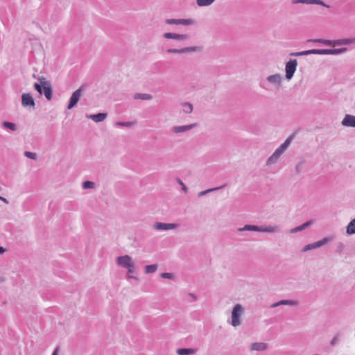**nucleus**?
I'll list each match as a JSON object with an SVG mask.
<instances>
[{"label":"nucleus","mask_w":355,"mask_h":355,"mask_svg":"<svg viewBox=\"0 0 355 355\" xmlns=\"http://www.w3.org/2000/svg\"><path fill=\"white\" fill-rule=\"evenodd\" d=\"M40 83H34V89L40 94H44L47 100L51 101L53 96L51 84L44 76L39 78Z\"/></svg>","instance_id":"obj_1"},{"label":"nucleus","mask_w":355,"mask_h":355,"mask_svg":"<svg viewBox=\"0 0 355 355\" xmlns=\"http://www.w3.org/2000/svg\"><path fill=\"white\" fill-rule=\"evenodd\" d=\"M238 231H254V232H267V233H275L279 232L280 228L277 225H245L243 227H239Z\"/></svg>","instance_id":"obj_2"},{"label":"nucleus","mask_w":355,"mask_h":355,"mask_svg":"<svg viewBox=\"0 0 355 355\" xmlns=\"http://www.w3.org/2000/svg\"><path fill=\"white\" fill-rule=\"evenodd\" d=\"M116 264L127 268L129 273L134 272V263L132 261V258L129 255L120 256L116 258Z\"/></svg>","instance_id":"obj_3"},{"label":"nucleus","mask_w":355,"mask_h":355,"mask_svg":"<svg viewBox=\"0 0 355 355\" xmlns=\"http://www.w3.org/2000/svg\"><path fill=\"white\" fill-rule=\"evenodd\" d=\"M243 313V308L240 304H236L232 311L231 324L233 327H237L241 324V316Z\"/></svg>","instance_id":"obj_4"},{"label":"nucleus","mask_w":355,"mask_h":355,"mask_svg":"<svg viewBox=\"0 0 355 355\" xmlns=\"http://www.w3.org/2000/svg\"><path fill=\"white\" fill-rule=\"evenodd\" d=\"M334 238H335L334 236L324 237L320 241L306 245L302 251L306 252L308 250H311L313 249H315V248L322 247V246L324 245L325 244L328 243L329 242L332 241L334 239Z\"/></svg>","instance_id":"obj_5"},{"label":"nucleus","mask_w":355,"mask_h":355,"mask_svg":"<svg viewBox=\"0 0 355 355\" xmlns=\"http://www.w3.org/2000/svg\"><path fill=\"white\" fill-rule=\"evenodd\" d=\"M297 66V60L296 59H291L286 63L285 66V72H286V78L287 80H291L296 71Z\"/></svg>","instance_id":"obj_6"},{"label":"nucleus","mask_w":355,"mask_h":355,"mask_svg":"<svg viewBox=\"0 0 355 355\" xmlns=\"http://www.w3.org/2000/svg\"><path fill=\"white\" fill-rule=\"evenodd\" d=\"M202 48L201 46H196L184 47L182 49H168L166 50V51L170 53L182 54L187 53L200 52L202 51Z\"/></svg>","instance_id":"obj_7"},{"label":"nucleus","mask_w":355,"mask_h":355,"mask_svg":"<svg viewBox=\"0 0 355 355\" xmlns=\"http://www.w3.org/2000/svg\"><path fill=\"white\" fill-rule=\"evenodd\" d=\"M83 91V86H81L80 88L76 89L71 95L69 99V104L67 105V108L69 110L72 109L76 104L78 103Z\"/></svg>","instance_id":"obj_8"},{"label":"nucleus","mask_w":355,"mask_h":355,"mask_svg":"<svg viewBox=\"0 0 355 355\" xmlns=\"http://www.w3.org/2000/svg\"><path fill=\"white\" fill-rule=\"evenodd\" d=\"M347 48L331 49H315V54L318 55H338L347 51Z\"/></svg>","instance_id":"obj_9"},{"label":"nucleus","mask_w":355,"mask_h":355,"mask_svg":"<svg viewBox=\"0 0 355 355\" xmlns=\"http://www.w3.org/2000/svg\"><path fill=\"white\" fill-rule=\"evenodd\" d=\"M167 24L189 26L194 23L191 19H166L165 21Z\"/></svg>","instance_id":"obj_10"},{"label":"nucleus","mask_w":355,"mask_h":355,"mask_svg":"<svg viewBox=\"0 0 355 355\" xmlns=\"http://www.w3.org/2000/svg\"><path fill=\"white\" fill-rule=\"evenodd\" d=\"M178 225L176 223H164L161 222H155L153 224V228L156 230H168L178 228Z\"/></svg>","instance_id":"obj_11"},{"label":"nucleus","mask_w":355,"mask_h":355,"mask_svg":"<svg viewBox=\"0 0 355 355\" xmlns=\"http://www.w3.org/2000/svg\"><path fill=\"white\" fill-rule=\"evenodd\" d=\"M21 104L24 107H35V100L31 94L24 93L21 95Z\"/></svg>","instance_id":"obj_12"},{"label":"nucleus","mask_w":355,"mask_h":355,"mask_svg":"<svg viewBox=\"0 0 355 355\" xmlns=\"http://www.w3.org/2000/svg\"><path fill=\"white\" fill-rule=\"evenodd\" d=\"M198 126L197 123H191L185 125L174 126L172 128V131L175 134L182 133L187 131H189Z\"/></svg>","instance_id":"obj_13"},{"label":"nucleus","mask_w":355,"mask_h":355,"mask_svg":"<svg viewBox=\"0 0 355 355\" xmlns=\"http://www.w3.org/2000/svg\"><path fill=\"white\" fill-rule=\"evenodd\" d=\"M163 37L166 39H173L175 40H187L189 39V35L187 34H178L173 33H165Z\"/></svg>","instance_id":"obj_14"},{"label":"nucleus","mask_w":355,"mask_h":355,"mask_svg":"<svg viewBox=\"0 0 355 355\" xmlns=\"http://www.w3.org/2000/svg\"><path fill=\"white\" fill-rule=\"evenodd\" d=\"M282 79L283 78L279 73L270 75L267 77L268 82L277 87H279L281 86Z\"/></svg>","instance_id":"obj_15"},{"label":"nucleus","mask_w":355,"mask_h":355,"mask_svg":"<svg viewBox=\"0 0 355 355\" xmlns=\"http://www.w3.org/2000/svg\"><path fill=\"white\" fill-rule=\"evenodd\" d=\"M341 124L345 127L355 128V116L346 114L342 120Z\"/></svg>","instance_id":"obj_16"},{"label":"nucleus","mask_w":355,"mask_h":355,"mask_svg":"<svg viewBox=\"0 0 355 355\" xmlns=\"http://www.w3.org/2000/svg\"><path fill=\"white\" fill-rule=\"evenodd\" d=\"M107 117L106 113H97L95 114L87 115V118L93 120L94 121L98 123L104 121Z\"/></svg>","instance_id":"obj_17"},{"label":"nucleus","mask_w":355,"mask_h":355,"mask_svg":"<svg viewBox=\"0 0 355 355\" xmlns=\"http://www.w3.org/2000/svg\"><path fill=\"white\" fill-rule=\"evenodd\" d=\"M311 224H312L311 220L306 221V223L302 224L301 225H299L296 227L291 229L290 230V233L295 234L298 232H301V231L305 230L306 228L309 227Z\"/></svg>","instance_id":"obj_18"},{"label":"nucleus","mask_w":355,"mask_h":355,"mask_svg":"<svg viewBox=\"0 0 355 355\" xmlns=\"http://www.w3.org/2000/svg\"><path fill=\"white\" fill-rule=\"evenodd\" d=\"M267 344L264 343H254L251 345L250 349L255 351H264L267 349Z\"/></svg>","instance_id":"obj_19"},{"label":"nucleus","mask_w":355,"mask_h":355,"mask_svg":"<svg viewBox=\"0 0 355 355\" xmlns=\"http://www.w3.org/2000/svg\"><path fill=\"white\" fill-rule=\"evenodd\" d=\"M311 54H315V49H310L304 51L292 52L290 53L291 56L298 57L302 55H308Z\"/></svg>","instance_id":"obj_20"},{"label":"nucleus","mask_w":355,"mask_h":355,"mask_svg":"<svg viewBox=\"0 0 355 355\" xmlns=\"http://www.w3.org/2000/svg\"><path fill=\"white\" fill-rule=\"evenodd\" d=\"M134 99L138 100H146V101H150L153 99V96L149 94H141V93H135L134 94Z\"/></svg>","instance_id":"obj_21"},{"label":"nucleus","mask_w":355,"mask_h":355,"mask_svg":"<svg viewBox=\"0 0 355 355\" xmlns=\"http://www.w3.org/2000/svg\"><path fill=\"white\" fill-rule=\"evenodd\" d=\"M346 233L348 235L355 234V218L352 219L346 227Z\"/></svg>","instance_id":"obj_22"},{"label":"nucleus","mask_w":355,"mask_h":355,"mask_svg":"<svg viewBox=\"0 0 355 355\" xmlns=\"http://www.w3.org/2000/svg\"><path fill=\"white\" fill-rule=\"evenodd\" d=\"M352 42V40L350 39H341L337 40H331V45L335 46L338 45H347L349 44Z\"/></svg>","instance_id":"obj_23"},{"label":"nucleus","mask_w":355,"mask_h":355,"mask_svg":"<svg viewBox=\"0 0 355 355\" xmlns=\"http://www.w3.org/2000/svg\"><path fill=\"white\" fill-rule=\"evenodd\" d=\"M294 134L290 135L286 140L285 141L281 144L279 148L281 150H282L283 152H285V150L288 148V146L290 145L291 141L293 140V137H294Z\"/></svg>","instance_id":"obj_24"},{"label":"nucleus","mask_w":355,"mask_h":355,"mask_svg":"<svg viewBox=\"0 0 355 355\" xmlns=\"http://www.w3.org/2000/svg\"><path fill=\"white\" fill-rule=\"evenodd\" d=\"M294 134L290 135L286 140L285 141L281 144L279 148L281 150H282L283 152H285V150L288 148V146L290 145L291 141L293 140V137H294Z\"/></svg>","instance_id":"obj_25"},{"label":"nucleus","mask_w":355,"mask_h":355,"mask_svg":"<svg viewBox=\"0 0 355 355\" xmlns=\"http://www.w3.org/2000/svg\"><path fill=\"white\" fill-rule=\"evenodd\" d=\"M294 134L290 135L286 140L285 141L281 144L279 148L281 150H282L283 152H285V150L288 148V146L290 145L291 141L293 140V137H294Z\"/></svg>","instance_id":"obj_26"},{"label":"nucleus","mask_w":355,"mask_h":355,"mask_svg":"<svg viewBox=\"0 0 355 355\" xmlns=\"http://www.w3.org/2000/svg\"><path fill=\"white\" fill-rule=\"evenodd\" d=\"M196 350L192 348H180L177 350L178 355H189L195 353Z\"/></svg>","instance_id":"obj_27"},{"label":"nucleus","mask_w":355,"mask_h":355,"mask_svg":"<svg viewBox=\"0 0 355 355\" xmlns=\"http://www.w3.org/2000/svg\"><path fill=\"white\" fill-rule=\"evenodd\" d=\"M279 306L282 305H288V306H297L299 304L297 300H282L278 302Z\"/></svg>","instance_id":"obj_28"},{"label":"nucleus","mask_w":355,"mask_h":355,"mask_svg":"<svg viewBox=\"0 0 355 355\" xmlns=\"http://www.w3.org/2000/svg\"><path fill=\"white\" fill-rule=\"evenodd\" d=\"M182 111L184 113L190 114L193 112V105L189 102H184L182 104Z\"/></svg>","instance_id":"obj_29"},{"label":"nucleus","mask_w":355,"mask_h":355,"mask_svg":"<svg viewBox=\"0 0 355 355\" xmlns=\"http://www.w3.org/2000/svg\"><path fill=\"white\" fill-rule=\"evenodd\" d=\"M216 0H196V3L200 7H206L211 5Z\"/></svg>","instance_id":"obj_30"},{"label":"nucleus","mask_w":355,"mask_h":355,"mask_svg":"<svg viewBox=\"0 0 355 355\" xmlns=\"http://www.w3.org/2000/svg\"><path fill=\"white\" fill-rule=\"evenodd\" d=\"M226 185H223L221 187H215V188H211V189H207L205 191H200V193H198V197H202L205 195H206L207 193H209L210 192H212V191H217V190H219V189H221L224 187H225Z\"/></svg>","instance_id":"obj_31"},{"label":"nucleus","mask_w":355,"mask_h":355,"mask_svg":"<svg viewBox=\"0 0 355 355\" xmlns=\"http://www.w3.org/2000/svg\"><path fill=\"white\" fill-rule=\"evenodd\" d=\"M308 42H318L322 43L325 45H331V40L324 39H310L307 40Z\"/></svg>","instance_id":"obj_32"},{"label":"nucleus","mask_w":355,"mask_h":355,"mask_svg":"<svg viewBox=\"0 0 355 355\" xmlns=\"http://www.w3.org/2000/svg\"><path fill=\"white\" fill-rule=\"evenodd\" d=\"M3 128L10 129L12 131H16L17 129L16 124L10 121H4L3 123Z\"/></svg>","instance_id":"obj_33"},{"label":"nucleus","mask_w":355,"mask_h":355,"mask_svg":"<svg viewBox=\"0 0 355 355\" xmlns=\"http://www.w3.org/2000/svg\"><path fill=\"white\" fill-rule=\"evenodd\" d=\"M158 266L157 264L148 265L145 267L146 273H153L157 270Z\"/></svg>","instance_id":"obj_34"},{"label":"nucleus","mask_w":355,"mask_h":355,"mask_svg":"<svg viewBox=\"0 0 355 355\" xmlns=\"http://www.w3.org/2000/svg\"><path fill=\"white\" fill-rule=\"evenodd\" d=\"M279 157H276L275 154H272L266 161V165H272L277 162Z\"/></svg>","instance_id":"obj_35"},{"label":"nucleus","mask_w":355,"mask_h":355,"mask_svg":"<svg viewBox=\"0 0 355 355\" xmlns=\"http://www.w3.org/2000/svg\"><path fill=\"white\" fill-rule=\"evenodd\" d=\"M94 187V183L92 181H85L83 182V188L86 189H92Z\"/></svg>","instance_id":"obj_36"},{"label":"nucleus","mask_w":355,"mask_h":355,"mask_svg":"<svg viewBox=\"0 0 355 355\" xmlns=\"http://www.w3.org/2000/svg\"><path fill=\"white\" fill-rule=\"evenodd\" d=\"M133 124H134V123L130 122V121H127V122L118 121L116 123V125H117V126H125V127H128V128L131 127Z\"/></svg>","instance_id":"obj_37"},{"label":"nucleus","mask_w":355,"mask_h":355,"mask_svg":"<svg viewBox=\"0 0 355 355\" xmlns=\"http://www.w3.org/2000/svg\"><path fill=\"white\" fill-rule=\"evenodd\" d=\"M24 155L30 159H36L37 158V154L35 153L30 152V151H25Z\"/></svg>","instance_id":"obj_38"},{"label":"nucleus","mask_w":355,"mask_h":355,"mask_svg":"<svg viewBox=\"0 0 355 355\" xmlns=\"http://www.w3.org/2000/svg\"><path fill=\"white\" fill-rule=\"evenodd\" d=\"M311 4H316V5H320L326 8H329V6L326 4L324 1L322 0H312Z\"/></svg>","instance_id":"obj_39"},{"label":"nucleus","mask_w":355,"mask_h":355,"mask_svg":"<svg viewBox=\"0 0 355 355\" xmlns=\"http://www.w3.org/2000/svg\"><path fill=\"white\" fill-rule=\"evenodd\" d=\"M312 0H293L292 3L293 4L296 3H305V4H311Z\"/></svg>","instance_id":"obj_40"},{"label":"nucleus","mask_w":355,"mask_h":355,"mask_svg":"<svg viewBox=\"0 0 355 355\" xmlns=\"http://www.w3.org/2000/svg\"><path fill=\"white\" fill-rule=\"evenodd\" d=\"M345 248V244L343 243L342 242H340V243H337L336 251L340 253V252H342L343 251Z\"/></svg>","instance_id":"obj_41"},{"label":"nucleus","mask_w":355,"mask_h":355,"mask_svg":"<svg viewBox=\"0 0 355 355\" xmlns=\"http://www.w3.org/2000/svg\"><path fill=\"white\" fill-rule=\"evenodd\" d=\"M160 276L162 278L172 279L173 278V274L170 272H162Z\"/></svg>","instance_id":"obj_42"},{"label":"nucleus","mask_w":355,"mask_h":355,"mask_svg":"<svg viewBox=\"0 0 355 355\" xmlns=\"http://www.w3.org/2000/svg\"><path fill=\"white\" fill-rule=\"evenodd\" d=\"M304 164V160L299 162L295 166V171L297 173H300L302 171V166Z\"/></svg>","instance_id":"obj_43"},{"label":"nucleus","mask_w":355,"mask_h":355,"mask_svg":"<svg viewBox=\"0 0 355 355\" xmlns=\"http://www.w3.org/2000/svg\"><path fill=\"white\" fill-rule=\"evenodd\" d=\"M284 152H283L282 150H281L279 149V148L278 147L275 150V152L273 153V154H275V155L277 157H280L282 156V155L284 153Z\"/></svg>","instance_id":"obj_44"},{"label":"nucleus","mask_w":355,"mask_h":355,"mask_svg":"<svg viewBox=\"0 0 355 355\" xmlns=\"http://www.w3.org/2000/svg\"><path fill=\"white\" fill-rule=\"evenodd\" d=\"M284 152H283L282 150H281L279 149V148L278 147L275 150V152L273 153V154H275V155L277 157H280L282 156V155L284 153Z\"/></svg>","instance_id":"obj_45"},{"label":"nucleus","mask_w":355,"mask_h":355,"mask_svg":"<svg viewBox=\"0 0 355 355\" xmlns=\"http://www.w3.org/2000/svg\"><path fill=\"white\" fill-rule=\"evenodd\" d=\"M178 182L180 183V184L182 185V190H184L185 192H187L188 189H187V187L184 184V183L182 182V180H178Z\"/></svg>","instance_id":"obj_46"},{"label":"nucleus","mask_w":355,"mask_h":355,"mask_svg":"<svg viewBox=\"0 0 355 355\" xmlns=\"http://www.w3.org/2000/svg\"><path fill=\"white\" fill-rule=\"evenodd\" d=\"M338 338L336 336L334 337L332 340H331V345H334L338 342Z\"/></svg>","instance_id":"obj_47"},{"label":"nucleus","mask_w":355,"mask_h":355,"mask_svg":"<svg viewBox=\"0 0 355 355\" xmlns=\"http://www.w3.org/2000/svg\"><path fill=\"white\" fill-rule=\"evenodd\" d=\"M189 295L190 297H191V298H193V301H196V300H197V297H196V295L195 294H193V293H189Z\"/></svg>","instance_id":"obj_48"},{"label":"nucleus","mask_w":355,"mask_h":355,"mask_svg":"<svg viewBox=\"0 0 355 355\" xmlns=\"http://www.w3.org/2000/svg\"><path fill=\"white\" fill-rule=\"evenodd\" d=\"M0 200H2L3 202H4L6 204L9 203V201L6 198H3L2 196H0Z\"/></svg>","instance_id":"obj_49"},{"label":"nucleus","mask_w":355,"mask_h":355,"mask_svg":"<svg viewBox=\"0 0 355 355\" xmlns=\"http://www.w3.org/2000/svg\"><path fill=\"white\" fill-rule=\"evenodd\" d=\"M279 306V302H275V303L271 304L270 307L271 308H275V307H277Z\"/></svg>","instance_id":"obj_50"},{"label":"nucleus","mask_w":355,"mask_h":355,"mask_svg":"<svg viewBox=\"0 0 355 355\" xmlns=\"http://www.w3.org/2000/svg\"><path fill=\"white\" fill-rule=\"evenodd\" d=\"M6 251L5 248L0 247V254H2Z\"/></svg>","instance_id":"obj_51"},{"label":"nucleus","mask_w":355,"mask_h":355,"mask_svg":"<svg viewBox=\"0 0 355 355\" xmlns=\"http://www.w3.org/2000/svg\"><path fill=\"white\" fill-rule=\"evenodd\" d=\"M58 348L57 347L53 352L52 355H58Z\"/></svg>","instance_id":"obj_52"}]
</instances>
